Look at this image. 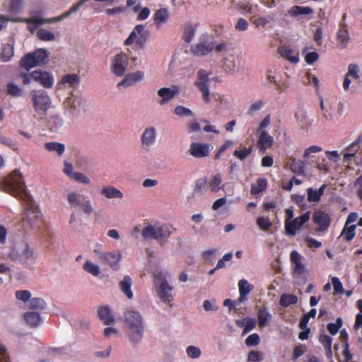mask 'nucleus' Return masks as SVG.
Segmentation results:
<instances>
[{"label":"nucleus","instance_id":"864d4df0","mask_svg":"<svg viewBox=\"0 0 362 362\" xmlns=\"http://www.w3.org/2000/svg\"><path fill=\"white\" fill-rule=\"evenodd\" d=\"M257 224L260 229L267 231L272 226V222L268 217L260 216L257 220Z\"/></svg>","mask_w":362,"mask_h":362},{"label":"nucleus","instance_id":"bf43d9fd","mask_svg":"<svg viewBox=\"0 0 362 362\" xmlns=\"http://www.w3.org/2000/svg\"><path fill=\"white\" fill-rule=\"evenodd\" d=\"M138 35L139 37L136 40V45L140 48H143L149 37L150 33L148 30L144 29V31Z\"/></svg>","mask_w":362,"mask_h":362},{"label":"nucleus","instance_id":"79ce46f5","mask_svg":"<svg viewBox=\"0 0 362 362\" xmlns=\"http://www.w3.org/2000/svg\"><path fill=\"white\" fill-rule=\"evenodd\" d=\"M291 170L299 175H305V163L300 160L293 158L290 164Z\"/></svg>","mask_w":362,"mask_h":362},{"label":"nucleus","instance_id":"473e14b6","mask_svg":"<svg viewBox=\"0 0 362 362\" xmlns=\"http://www.w3.org/2000/svg\"><path fill=\"white\" fill-rule=\"evenodd\" d=\"M169 18V13L167 8H161L158 9L153 15V21L157 26L164 24Z\"/></svg>","mask_w":362,"mask_h":362},{"label":"nucleus","instance_id":"393cba45","mask_svg":"<svg viewBox=\"0 0 362 362\" xmlns=\"http://www.w3.org/2000/svg\"><path fill=\"white\" fill-rule=\"evenodd\" d=\"M179 93L177 87L174 89L170 88H161L158 90V95L161 98L160 101V105H164L170 100L173 99Z\"/></svg>","mask_w":362,"mask_h":362},{"label":"nucleus","instance_id":"5fc2aeb1","mask_svg":"<svg viewBox=\"0 0 362 362\" xmlns=\"http://www.w3.org/2000/svg\"><path fill=\"white\" fill-rule=\"evenodd\" d=\"M6 93L13 97H19L22 94V90L15 83H8L6 86Z\"/></svg>","mask_w":362,"mask_h":362},{"label":"nucleus","instance_id":"de8ad7c7","mask_svg":"<svg viewBox=\"0 0 362 362\" xmlns=\"http://www.w3.org/2000/svg\"><path fill=\"white\" fill-rule=\"evenodd\" d=\"M356 228V226L354 224L349 226L345 223L344 227L341 232V235H344V239L346 241H351L354 238V237L356 235V233H355Z\"/></svg>","mask_w":362,"mask_h":362},{"label":"nucleus","instance_id":"dca6fc26","mask_svg":"<svg viewBox=\"0 0 362 362\" xmlns=\"http://www.w3.org/2000/svg\"><path fill=\"white\" fill-rule=\"evenodd\" d=\"M214 49V41H202L191 46V52L197 57H204L211 52Z\"/></svg>","mask_w":362,"mask_h":362},{"label":"nucleus","instance_id":"a18cd8bd","mask_svg":"<svg viewBox=\"0 0 362 362\" xmlns=\"http://www.w3.org/2000/svg\"><path fill=\"white\" fill-rule=\"evenodd\" d=\"M223 68L227 73L233 74L238 69V65L235 63L234 56L231 55L224 59Z\"/></svg>","mask_w":362,"mask_h":362},{"label":"nucleus","instance_id":"c85d7f7f","mask_svg":"<svg viewBox=\"0 0 362 362\" xmlns=\"http://www.w3.org/2000/svg\"><path fill=\"white\" fill-rule=\"evenodd\" d=\"M362 142V135H360L357 139L351 143L344 149V159L348 160L354 157L359 149V144Z\"/></svg>","mask_w":362,"mask_h":362},{"label":"nucleus","instance_id":"f3484780","mask_svg":"<svg viewBox=\"0 0 362 362\" xmlns=\"http://www.w3.org/2000/svg\"><path fill=\"white\" fill-rule=\"evenodd\" d=\"M314 223L318 226V230H327L331 223L329 215L323 211L318 210L313 216Z\"/></svg>","mask_w":362,"mask_h":362},{"label":"nucleus","instance_id":"052dcab7","mask_svg":"<svg viewBox=\"0 0 362 362\" xmlns=\"http://www.w3.org/2000/svg\"><path fill=\"white\" fill-rule=\"evenodd\" d=\"M221 183V175L217 173L214 175L212 180L209 182V187L212 192H217L219 190L218 186Z\"/></svg>","mask_w":362,"mask_h":362},{"label":"nucleus","instance_id":"4468645a","mask_svg":"<svg viewBox=\"0 0 362 362\" xmlns=\"http://www.w3.org/2000/svg\"><path fill=\"white\" fill-rule=\"evenodd\" d=\"M320 107L323 112L322 116L325 121H330L336 117H341L344 111V104L339 102L337 105V115H336L334 107L332 105L325 106L322 98H320Z\"/></svg>","mask_w":362,"mask_h":362},{"label":"nucleus","instance_id":"4c0bfd02","mask_svg":"<svg viewBox=\"0 0 362 362\" xmlns=\"http://www.w3.org/2000/svg\"><path fill=\"white\" fill-rule=\"evenodd\" d=\"M319 341L324 346L326 354L328 357H331L332 355V338L325 334H320L319 337Z\"/></svg>","mask_w":362,"mask_h":362},{"label":"nucleus","instance_id":"c03bdc74","mask_svg":"<svg viewBox=\"0 0 362 362\" xmlns=\"http://www.w3.org/2000/svg\"><path fill=\"white\" fill-rule=\"evenodd\" d=\"M297 302L298 298L293 294H282L279 300V304L284 308H287L291 305H294Z\"/></svg>","mask_w":362,"mask_h":362},{"label":"nucleus","instance_id":"6ab92c4d","mask_svg":"<svg viewBox=\"0 0 362 362\" xmlns=\"http://www.w3.org/2000/svg\"><path fill=\"white\" fill-rule=\"evenodd\" d=\"M337 46L341 49H344L347 47L350 41L347 25L344 23L339 24V28L337 33Z\"/></svg>","mask_w":362,"mask_h":362},{"label":"nucleus","instance_id":"aec40b11","mask_svg":"<svg viewBox=\"0 0 362 362\" xmlns=\"http://www.w3.org/2000/svg\"><path fill=\"white\" fill-rule=\"evenodd\" d=\"M274 144V138L265 130L259 132L257 140V148L260 152L264 153L268 148H270Z\"/></svg>","mask_w":362,"mask_h":362},{"label":"nucleus","instance_id":"a211bd4d","mask_svg":"<svg viewBox=\"0 0 362 362\" xmlns=\"http://www.w3.org/2000/svg\"><path fill=\"white\" fill-rule=\"evenodd\" d=\"M157 284L158 286V295L159 298L164 302H170L172 300V287L168 285L165 279L160 278L158 279Z\"/></svg>","mask_w":362,"mask_h":362},{"label":"nucleus","instance_id":"e2e57ef3","mask_svg":"<svg viewBox=\"0 0 362 362\" xmlns=\"http://www.w3.org/2000/svg\"><path fill=\"white\" fill-rule=\"evenodd\" d=\"M252 151V148H244L241 150H235L233 152V156L240 160H244L247 156H249Z\"/></svg>","mask_w":362,"mask_h":362},{"label":"nucleus","instance_id":"ea45409f","mask_svg":"<svg viewBox=\"0 0 362 362\" xmlns=\"http://www.w3.org/2000/svg\"><path fill=\"white\" fill-rule=\"evenodd\" d=\"M267 182L266 179L259 178L255 184L251 185L250 193L252 195H257L266 189Z\"/></svg>","mask_w":362,"mask_h":362},{"label":"nucleus","instance_id":"b1692460","mask_svg":"<svg viewBox=\"0 0 362 362\" xmlns=\"http://www.w3.org/2000/svg\"><path fill=\"white\" fill-rule=\"evenodd\" d=\"M256 309L257 311V317L259 326L260 327H264L269 323L272 316L269 312L267 307L264 305L262 307H258Z\"/></svg>","mask_w":362,"mask_h":362},{"label":"nucleus","instance_id":"e433bc0d","mask_svg":"<svg viewBox=\"0 0 362 362\" xmlns=\"http://www.w3.org/2000/svg\"><path fill=\"white\" fill-rule=\"evenodd\" d=\"M313 13V9L309 6H294L289 11L288 13L291 16H298L299 15H309Z\"/></svg>","mask_w":362,"mask_h":362},{"label":"nucleus","instance_id":"4d7b16f0","mask_svg":"<svg viewBox=\"0 0 362 362\" xmlns=\"http://www.w3.org/2000/svg\"><path fill=\"white\" fill-rule=\"evenodd\" d=\"M235 8L243 14L252 13V5L250 3L239 1L235 4Z\"/></svg>","mask_w":362,"mask_h":362},{"label":"nucleus","instance_id":"7c9ffc66","mask_svg":"<svg viewBox=\"0 0 362 362\" xmlns=\"http://www.w3.org/2000/svg\"><path fill=\"white\" fill-rule=\"evenodd\" d=\"M239 293L240 297L238 298L240 302H242L246 299V296L248 293L253 290L254 286L250 284L247 280L241 279L238 282Z\"/></svg>","mask_w":362,"mask_h":362},{"label":"nucleus","instance_id":"20e7f679","mask_svg":"<svg viewBox=\"0 0 362 362\" xmlns=\"http://www.w3.org/2000/svg\"><path fill=\"white\" fill-rule=\"evenodd\" d=\"M49 62V53L45 49L39 48L25 54L20 61L21 68L29 71L35 66H40Z\"/></svg>","mask_w":362,"mask_h":362},{"label":"nucleus","instance_id":"774afa93","mask_svg":"<svg viewBox=\"0 0 362 362\" xmlns=\"http://www.w3.org/2000/svg\"><path fill=\"white\" fill-rule=\"evenodd\" d=\"M71 179L74 180L80 183H90V179L83 173L75 172Z\"/></svg>","mask_w":362,"mask_h":362},{"label":"nucleus","instance_id":"cd10ccee","mask_svg":"<svg viewBox=\"0 0 362 362\" xmlns=\"http://www.w3.org/2000/svg\"><path fill=\"white\" fill-rule=\"evenodd\" d=\"M100 194L107 199L123 198V193L115 187L111 185L104 187L100 191Z\"/></svg>","mask_w":362,"mask_h":362},{"label":"nucleus","instance_id":"ddd939ff","mask_svg":"<svg viewBox=\"0 0 362 362\" xmlns=\"http://www.w3.org/2000/svg\"><path fill=\"white\" fill-rule=\"evenodd\" d=\"M213 146L209 144L193 142L190 144L189 153L194 158H204L209 156Z\"/></svg>","mask_w":362,"mask_h":362},{"label":"nucleus","instance_id":"f8f14e48","mask_svg":"<svg viewBox=\"0 0 362 362\" xmlns=\"http://www.w3.org/2000/svg\"><path fill=\"white\" fill-rule=\"evenodd\" d=\"M156 129L152 126L146 127L141 136V148L149 151L156 144Z\"/></svg>","mask_w":362,"mask_h":362},{"label":"nucleus","instance_id":"0eeeda50","mask_svg":"<svg viewBox=\"0 0 362 362\" xmlns=\"http://www.w3.org/2000/svg\"><path fill=\"white\" fill-rule=\"evenodd\" d=\"M33 108L37 114L46 115L51 105V100L46 91L34 90L32 93Z\"/></svg>","mask_w":362,"mask_h":362},{"label":"nucleus","instance_id":"9d476101","mask_svg":"<svg viewBox=\"0 0 362 362\" xmlns=\"http://www.w3.org/2000/svg\"><path fill=\"white\" fill-rule=\"evenodd\" d=\"M209 82V74L206 72L205 70L200 69L197 72V79L194 82V85L202 92L203 100L206 103H209L210 101Z\"/></svg>","mask_w":362,"mask_h":362},{"label":"nucleus","instance_id":"6e6d98bb","mask_svg":"<svg viewBox=\"0 0 362 362\" xmlns=\"http://www.w3.org/2000/svg\"><path fill=\"white\" fill-rule=\"evenodd\" d=\"M26 22L28 24V29L31 32L35 30L37 26L45 23V21L40 18H29L26 21Z\"/></svg>","mask_w":362,"mask_h":362},{"label":"nucleus","instance_id":"0e129e2a","mask_svg":"<svg viewBox=\"0 0 362 362\" xmlns=\"http://www.w3.org/2000/svg\"><path fill=\"white\" fill-rule=\"evenodd\" d=\"M341 325H342L341 320L340 318H338L337 320L336 323L327 324V329L332 335H335L338 332V331H339V328L341 327Z\"/></svg>","mask_w":362,"mask_h":362},{"label":"nucleus","instance_id":"f03ea898","mask_svg":"<svg viewBox=\"0 0 362 362\" xmlns=\"http://www.w3.org/2000/svg\"><path fill=\"white\" fill-rule=\"evenodd\" d=\"M124 328L132 343L139 344L144 334V323L141 315L134 310H127L124 312Z\"/></svg>","mask_w":362,"mask_h":362},{"label":"nucleus","instance_id":"c9c22d12","mask_svg":"<svg viewBox=\"0 0 362 362\" xmlns=\"http://www.w3.org/2000/svg\"><path fill=\"white\" fill-rule=\"evenodd\" d=\"M119 285L121 291L129 299H132L133 298V293L131 290L132 279L130 276H124L123 280L120 281Z\"/></svg>","mask_w":362,"mask_h":362},{"label":"nucleus","instance_id":"338daca9","mask_svg":"<svg viewBox=\"0 0 362 362\" xmlns=\"http://www.w3.org/2000/svg\"><path fill=\"white\" fill-rule=\"evenodd\" d=\"M263 360V354L259 351H250L247 355V361L259 362Z\"/></svg>","mask_w":362,"mask_h":362},{"label":"nucleus","instance_id":"f704fd0d","mask_svg":"<svg viewBox=\"0 0 362 362\" xmlns=\"http://www.w3.org/2000/svg\"><path fill=\"white\" fill-rule=\"evenodd\" d=\"M80 8L81 6L77 2L75 4H73L68 11L62 13L60 16H56L49 20H45V23H55L62 21L63 19L69 17L72 13L78 11Z\"/></svg>","mask_w":362,"mask_h":362},{"label":"nucleus","instance_id":"4be33fe9","mask_svg":"<svg viewBox=\"0 0 362 362\" xmlns=\"http://www.w3.org/2000/svg\"><path fill=\"white\" fill-rule=\"evenodd\" d=\"M144 77V73L141 71H137L136 72L126 75L123 80L119 82L117 86L129 87L134 85L136 83L142 81Z\"/></svg>","mask_w":362,"mask_h":362},{"label":"nucleus","instance_id":"6e6552de","mask_svg":"<svg viewBox=\"0 0 362 362\" xmlns=\"http://www.w3.org/2000/svg\"><path fill=\"white\" fill-rule=\"evenodd\" d=\"M66 199L71 206L80 208L87 215L92 214L93 207L90 201L86 200L85 196L71 192L67 194Z\"/></svg>","mask_w":362,"mask_h":362},{"label":"nucleus","instance_id":"2f4dec72","mask_svg":"<svg viewBox=\"0 0 362 362\" xmlns=\"http://www.w3.org/2000/svg\"><path fill=\"white\" fill-rule=\"evenodd\" d=\"M278 53L284 59L292 63H298L299 58L298 55H293V50L287 46H281L277 49Z\"/></svg>","mask_w":362,"mask_h":362},{"label":"nucleus","instance_id":"2eb2a0df","mask_svg":"<svg viewBox=\"0 0 362 362\" xmlns=\"http://www.w3.org/2000/svg\"><path fill=\"white\" fill-rule=\"evenodd\" d=\"M294 117L302 129L308 130L313 125V120L308 118L306 110L300 106L296 109Z\"/></svg>","mask_w":362,"mask_h":362},{"label":"nucleus","instance_id":"f257e3e1","mask_svg":"<svg viewBox=\"0 0 362 362\" xmlns=\"http://www.w3.org/2000/svg\"><path fill=\"white\" fill-rule=\"evenodd\" d=\"M0 190L21 200L30 195L24 177L18 170H14L7 176L0 179Z\"/></svg>","mask_w":362,"mask_h":362},{"label":"nucleus","instance_id":"603ef678","mask_svg":"<svg viewBox=\"0 0 362 362\" xmlns=\"http://www.w3.org/2000/svg\"><path fill=\"white\" fill-rule=\"evenodd\" d=\"M37 36L39 39L44 41H52L55 38L54 35L46 29H40L37 32Z\"/></svg>","mask_w":362,"mask_h":362},{"label":"nucleus","instance_id":"a878e982","mask_svg":"<svg viewBox=\"0 0 362 362\" xmlns=\"http://www.w3.org/2000/svg\"><path fill=\"white\" fill-rule=\"evenodd\" d=\"M327 187V185L324 184L320 186L318 189H313L312 187L307 189L308 201L310 203H317L320 202L321 197L324 194V191Z\"/></svg>","mask_w":362,"mask_h":362},{"label":"nucleus","instance_id":"5701e85b","mask_svg":"<svg viewBox=\"0 0 362 362\" xmlns=\"http://www.w3.org/2000/svg\"><path fill=\"white\" fill-rule=\"evenodd\" d=\"M98 317L105 325H110L115 322L112 310L108 305H102L98 307Z\"/></svg>","mask_w":362,"mask_h":362},{"label":"nucleus","instance_id":"c756f323","mask_svg":"<svg viewBox=\"0 0 362 362\" xmlns=\"http://www.w3.org/2000/svg\"><path fill=\"white\" fill-rule=\"evenodd\" d=\"M170 235L171 233L167 226H163L156 227L153 239H155L158 243L163 244L166 242Z\"/></svg>","mask_w":362,"mask_h":362},{"label":"nucleus","instance_id":"49530a36","mask_svg":"<svg viewBox=\"0 0 362 362\" xmlns=\"http://www.w3.org/2000/svg\"><path fill=\"white\" fill-rule=\"evenodd\" d=\"M195 34V28L191 24H186L185 26L182 39L187 43H189L194 38Z\"/></svg>","mask_w":362,"mask_h":362},{"label":"nucleus","instance_id":"8fccbe9b","mask_svg":"<svg viewBox=\"0 0 362 362\" xmlns=\"http://www.w3.org/2000/svg\"><path fill=\"white\" fill-rule=\"evenodd\" d=\"M46 303L42 298H33L30 300L29 308L33 310H42L46 308Z\"/></svg>","mask_w":362,"mask_h":362},{"label":"nucleus","instance_id":"39448f33","mask_svg":"<svg viewBox=\"0 0 362 362\" xmlns=\"http://www.w3.org/2000/svg\"><path fill=\"white\" fill-rule=\"evenodd\" d=\"M21 78L24 85H28L32 81H34L45 88H51L54 81V76L51 73L41 69L35 70L29 74L22 73Z\"/></svg>","mask_w":362,"mask_h":362},{"label":"nucleus","instance_id":"72a5a7b5","mask_svg":"<svg viewBox=\"0 0 362 362\" xmlns=\"http://www.w3.org/2000/svg\"><path fill=\"white\" fill-rule=\"evenodd\" d=\"M26 323L31 327H37L41 322V317L38 313L27 312L24 314Z\"/></svg>","mask_w":362,"mask_h":362},{"label":"nucleus","instance_id":"680f3d73","mask_svg":"<svg viewBox=\"0 0 362 362\" xmlns=\"http://www.w3.org/2000/svg\"><path fill=\"white\" fill-rule=\"evenodd\" d=\"M156 227L152 225H148L143 228L141 235L146 240L153 238L155 235Z\"/></svg>","mask_w":362,"mask_h":362},{"label":"nucleus","instance_id":"37998d69","mask_svg":"<svg viewBox=\"0 0 362 362\" xmlns=\"http://www.w3.org/2000/svg\"><path fill=\"white\" fill-rule=\"evenodd\" d=\"M1 59L3 62H8L13 56V46L11 44H4L1 48Z\"/></svg>","mask_w":362,"mask_h":362},{"label":"nucleus","instance_id":"a19ab883","mask_svg":"<svg viewBox=\"0 0 362 362\" xmlns=\"http://www.w3.org/2000/svg\"><path fill=\"white\" fill-rule=\"evenodd\" d=\"M144 28V25H136L129 37L125 40L124 45L127 46L132 45L134 42L136 43V40L138 38L137 34L142 33Z\"/></svg>","mask_w":362,"mask_h":362},{"label":"nucleus","instance_id":"423d86ee","mask_svg":"<svg viewBox=\"0 0 362 362\" xmlns=\"http://www.w3.org/2000/svg\"><path fill=\"white\" fill-rule=\"evenodd\" d=\"M24 213L23 215V223L33 227L40 218V211L33 199L32 196L27 195L21 199Z\"/></svg>","mask_w":362,"mask_h":362},{"label":"nucleus","instance_id":"412c9836","mask_svg":"<svg viewBox=\"0 0 362 362\" xmlns=\"http://www.w3.org/2000/svg\"><path fill=\"white\" fill-rule=\"evenodd\" d=\"M100 258L108 264L113 270H117L119 268L118 262L120 261L122 255L119 251L104 252L100 255Z\"/></svg>","mask_w":362,"mask_h":362},{"label":"nucleus","instance_id":"9b49d317","mask_svg":"<svg viewBox=\"0 0 362 362\" xmlns=\"http://www.w3.org/2000/svg\"><path fill=\"white\" fill-rule=\"evenodd\" d=\"M128 66V57L124 52L117 54L111 62V71L117 76H123Z\"/></svg>","mask_w":362,"mask_h":362},{"label":"nucleus","instance_id":"58836bf2","mask_svg":"<svg viewBox=\"0 0 362 362\" xmlns=\"http://www.w3.org/2000/svg\"><path fill=\"white\" fill-rule=\"evenodd\" d=\"M45 148L49 151L56 152L59 156H62L65 151L64 144L55 141L45 143Z\"/></svg>","mask_w":362,"mask_h":362},{"label":"nucleus","instance_id":"3c124183","mask_svg":"<svg viewBox=\"0 0 362 362\" xmlns=\"http://www.w3.org/2000/svg\"><path fill=\"white\" fill-rule=\"evenodd\" d=\"M80 78L79 76L76 74H70L64 76L60 81V83L65 84L68 83L71 86H74L75 85H78L79 83Z\"/></svg>","mask_w":362,"mask_h":362},{"label":"nucleus","instance_id":"7ed1b4c3","mask_svg":"<svg viewBox=\"0 0 362 362\" xmlns=\"http://www.w3.org/2000/svg\"><path fill=\"white\" fill-rule=\"evenodd\" d=\"M8 257L13 262L20 263L26 268H30L29 261L34 262L37 256L34 250L30 248L28 243H21L13 247Z\"/></svg>","mask_w":362,"mask_h":362},{"label":"nucleus","instance_id":"69168bd1","mask_svg":"<svg viewBox=\"0 0 362 362\" xmlns=\"http://www.w3.org/2000/svg\"><path fill=\"white\" fill-rule=\"evenodd\" d=\"M16 298L23 302H27L30 299L31 293L28 290H20L16 291Z\"/></svg>","mask_w":362,"mask_h":362},{"label":"nucleus","instance_id":"1a4fd4ad","mask_svg":"<svg viewBox=\"0 0 362 362\" xmlns=\"http://www.w3.org/2000/svg\"><path fill=\"white\" fill-rule=\"evenodd\" d=\"M310 216V211H307L305 214L292 219L291 221H285L284 229L285 233L289 236H295L296 231L307 223Z\"/></svg>","mask_w":362,"mask_h":362},{"label":"nucleus","instance_id":"bb28decb","mask_svg":"<svg viewBox=\"0 0 362 362\" xmlns=\"http://www.w3.org/2000/svg\"><path fill=\"white\" fill-rule=\"evenodd\" d=\"M291 261L294 264L293 272L298 274H302L305 272V266L302 263L301 255L296 250L291 252Z\"/></svg>","mask_w":362,"mask_h":362},{"label":"nucleus","instance_id":"13d9d810","mask_svg":"<svg viewBox=\"0 0 362 362\" xmlns=\"http://www.w3.org/2000/svg\"><path fill=\"white\" fill-rule=\"evenodd\" d=\"M175 114L180 116V117H189V116H194V114L192 112V111L187 108V107H185L182 105H177L175 108Z\"/></svg>","mask_w":362,"mask_h":362},{"label":"nucleus","instance_id":"09e8293b","mask_svg":"<svg viewBox=\"0 0 362 362\" xmlns=\"http://www.w3.org/2000/svg\"><path fill=\"white\" fill-rule=\"evenodd\" d=\"M83 269L86 272L92 274L94 276L99 275L100 269L98 265L93 264L90 260H86L83 266Z\"/></svg>","mask_w":362,"mask_h":362}]
</instances>
